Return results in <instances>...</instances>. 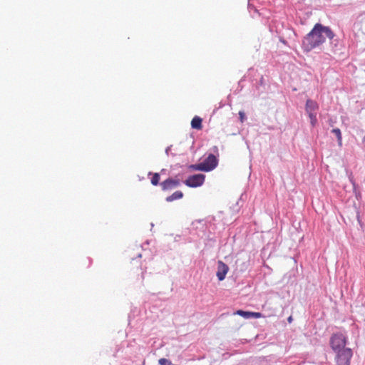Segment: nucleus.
<instances>
[{
    "label": "nucleus",
    "mask_w": 365,
    "mask_h": 365,
    "mask_svg": "<svg viewBox=\"0 0 365 365\" xmlns=\"http://www.w3.org/2000/svg\"><path fill=\"white\" fill-rule=\"evenodd\" d=\"M205 178V176L203 174H195L188 177L185 181V184L190 187H197L204 183Z\"/></svg>",
    "instance_id": "5"
},
{
    "label": "nucleus",
    "mask_w": 365,
    "mask_h": 365,
    "mask_svg": "<svg viewBox=\"0 0 365 365\" xmlns=\"http://www.w3.org/2000/svg\"><path fill=\"white\" fill-rule=\"evenodd\" d=\"M229 271V267L224 263L222 261H218L217 262V271L216 275L220 281L225 279L226 274Z\"/></svg>",
    "instance_id": "7"
},
{
    "label": "nucleus",
    "mask_w": 365,
    "mask_h": 365,
    "mask_svg": "<svg viewBox=\"0 0 365 365\" xmlns=\"http://www.w3.org/2000/svg\"><path fill=\"white\" fill-rule=\"evenodd\" d=\"M159 181H160V175L158 173H153V177H152L151 180H150L151 184L153 185L156 186V185H158L159 184Z\"/></svg>",
    "instance_id": "14"
},
{
    "label": "nucleus",
    "mask_w": 365,
    "mask_h": 365,
    "mask_svg": "<svg viewBox=\"0 0 365 365\" xmlns=\"http://www.w3.org/2000/svg\"><path fill=\"white\" fill-rule=\"evenodd\" d=\"M318 110L319 105L316 101L311 99L307 101L305 110L309 117L310 123L312 127H314L317 123V113Z\"/></svg>",
    "instance_id": "4"
},
{
    "label": "nucleus",
    "mask_w": 365,
    "mask_h": 365,
    "mask_svg": "<svg viewBox=\"0 0 365 365\" xmlns=\"http://www.w3.org/2000/svg\"><path fill=\"white\" fill-rule=\"evenodd\" d=\"M363 24H365V13L359 16L358 20L354 23V26L360 29Z\"/></svg>",
    "instance_id": "11"
},
{
    "label": "nucleus",
    "mask_w": 365,
    "mask_h": 365,
    "mask_svg": "<svg viewBox=\"0 0 365 365\" xmlns=\"http://www.w3.org/2000/svg\"><path fill=\"white\" fill-rule=\"evenodd\" d=\"M202 163L205 165L207 172H209L217 167L218 161L214 155L210 154Z\"/></svg>",
    "instance_id": "8"
},
{
    "label": "nucleus",
    "mask_w": 365,
    "mask_h": 365,
    "mask_svg": "<svg viewBox=\"0 0 365 365\" xmlns=\"http://www.w3.org/2000/svg\"><path fill=\"white\" fill-rule=\"evenodd\" d=\"M262 317V315L259 312H250V318L251 317H254V318L258 319V318H260Z\"/></svg>",
    "instance_id": "16"
},
{
    "label": "nucleus",
    "mask_w": 365,
    "mask_h": 365,
    "mask_svg": "<svg viewBox=\"0 0 365 365\" xmlns=\"http://www.w3.org/2000/svg\"><path fill=\"white\" fill-rule=\"evenodd\" d=\"M190 168L192 170H202V171L207 172V170L205 168V165L203 164V163H199V164H195V165H192L190 166Z\"/></svg>",
    "instance_id": "13"
},
{
    "label": "nucleus",
    "mask_w": 365,
    "mask_h": 365,
    "mask_svg": "<svg viewBox=\"0 0 365 365\" xmlns=\"http://www.w3.org/2000/svg\"><path fill=\"white\" fill-rule=\"evenodd\" d=\"M202 118L199 116H195L191 121V126L194 129L201 130L202 128Z\"/></svg>",
    "instance_id": "9"
},
{
    "label": "nucleus",
    "mask_w": 365,
    "mask_h": 365,
    "mask_svg": "<svg viewBox=\"0 0 365 365\" xmlns=\"http://www.w3.org/2000/svg\"><path fill=\"white\" fill-rule=\"evenodd\" d=\"M334 352L336 353L335 361L337 365H350L351 359L353 356L352 350L350 348L342 349Z\"/></svg>",
    "instance_id": "3"
},
{
    "label": "nucleus",
    "mask_w": 365,
    "mask_h": 365,
    "mask_svg": "<svg viewBox=\"0 0 365 365\" xmlns=\"http://www.w3.org/2000/svg\"><path fill=\"white\" fill-rule=\"evenodd\" d=\"M235 314L240 315L245 319L250 318V312H246L243 310H237Z\"/></svg>",
    "instance_id": "15"
},
{
    "label": "nucleus",
    "mask_w": 365,
    "mask_h": 365,
    "mask_svg": "<svg viewBox=\"0 0 365 365\" xmlns=\"http://www.w3.org/2000/svg\"><path fill=\"white\" fill-rule=\"evenodd\" d=\"M287 320H288V322H289V323H291V322H292V316H290V317L288 318V319H287Z\"/></svg>",
    "instance_id": "18"
},
{
    "label": "nucleus",
    "mask_w": 365,
    "mask_h": 365,
    "mask_svg": "<svg viewBox=\"0 0 365 365\" xmlns=\"http://www.w3.org/2000/svg\"><path fill=\"white\" fill-rule=\"evenodd\" d=\"M239 115H240V121L243 122L244 120H245V115L244 112L243 111H240L239 112Z\"/></svg>",
    "instance_id": "17"
},
{
    "label": "nucleus",
    "mask_w": 365,
    "mask_h": 365,
    "mask_svg": "<svg viewBox=\"0 0 365 365\" xmlns=\"http://www.w3.org/2000/svg\"><path fill=\"white\" fill-rule=\"evenodd\" d=\"M182 197H183L182 192L178 190V191H175V192H173L171 195L168 196L165 200L167 202H173L174 200H180V199L182 198Z\"/></svg>",
    "instance_id": "10"
},
{
    "label": "nucleus",
    "mask_w": 365,
    "mask_h": 365,
    "mask_svg": "<svg viewBox=\"0 0 365 365\" xmlns=\"http://www.w3.org/2000/svg\"><path fill=\"white\" fill-rule=\"evenodd\" d=\"M334 36V34L329 27L316 24L312 31L304 38L302 48L304 51L309 52L322 45L326 38L332 39Z\"/></svg>",
    "instance_id": "1"
},
{
    "label": "nucleus",
    "mask_w": 365,
    "mask_h": 365,
    "mask_svg": "<svg viewBox=\"0 0 365 365\" xmlns=\"http://www.w3.org/2000/svg\"><path fill=\"white\" fill-rule=\"evenodd\" d=\"M180 183V180L178 179L168 178L160 183V186L164 191L171 190L177 187Z\"/></svg>",
    "instance_id": "6"
},
{
    "label": "nucleus",
    "mask_w": 365,
    "mask_h": 365,
    "mask_svg": "<svg viewBox=\"0 0 365 365\" xmlns=\"http://www.w3.org/2000/svg\"><path fill=\"white\" fill-rule=\"evenodd\" d=\"M331 132L335 134L337 138L338 145L339 146L342 145V136L341 133L339 128H334Z\"/></svg>",
    "instance_id": "12"
},
{
    "label": "nucleus",
    "mask_w": 365,
    "mask_h": 365,
    "mask_svg": "<svg viewBox=\"0 0 365 365\" xmlns=\"http://www.w3.org/2000/svg\"><path fill=\"white\" fill-rule=\"evenodd\" d=\"M346 337L342 333H335L330 337V346L334 351L346 349Z\"/></svg>",
    "instance_id": "2"
},
{
    "label": "nucleus",
    "mask_w": 365,
    "mask_h": 365,
    "mask_svg": "<svg viewBox=\"0 0 365 365\" xmlns=\"http://www.w3.org/2000/svg\"><path fill=\"white\" fill-rule=\"evenodd\" d=\"M364 143H365V135H364Z\"/></svg>",
    "instance_id": "19"
}]
</instances>
